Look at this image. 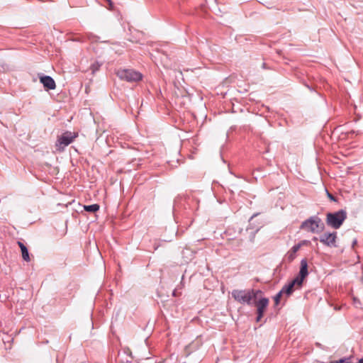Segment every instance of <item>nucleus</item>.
<instances>
[{
    "mask_svg": "<svg viewBox=\"0 0 363 363\" xmlns=\"http://www.w3.org/2000/svg\"><path fill=\"white\" fill-rule=\"evenodd\" d=\"M232 297L241 304H247L248 306L253 305V302L262 294V291L259 289H234L233 290Z\"/></svg>",
    "mask_w": 363,
    "mask_h": 363,
    "instance_id": "obj_1",
    "label": "nucleus"
},
{
    "mask_svg": "<svg viewBox=\"0 0 363 363\" xmlns=\"http://www.w3.org/2000/svg\"><path fill=\"white\" fill-rule=\"evenodd\" d=\"M346 219L347 211L343 209L326 214V224L334 229H339Z\"/></svg>",
    "mask_w": 363,
    "mask_h": 363,
    "instance_id": "obj_2",
    "label": "nucleus"
},
{
    "mask_svg": "<svg viewBox=\"0 0 363 363\" xmlns=\"http://www.w3.org/2000/svg\"><path fill=\"white\" fill-rule=\"evenodd\" d=\"M300 228L315 233L323 231L325 225L319 217L311 216L301 223Z\"/></svg>",
    "mask_w": 363,
    "mask_h": 363,
    "instance_id": "obj_3",
    "label": "nucleus"
},
{
    "mask_svg": "<svg viewBox=\"0 0 363 363\" xmlns=\"http://www.w3.org/2000/svg\"><path fill=\"white\" fill-rule=\"evenodd\" d=\"M118 77L127 82H138L142 79L143 75L139 72L133 69H120L117 72Z\"/></svg>",
    "mask_w": 363,
    "mask_h": 363,
    "instance_id": "obj_4",
    "label": "nucleus"
},
{
    "mask_svg": "<svg viewBox=\"0 0 363 363\" xmlns=\"http://www.w3.org/2000/svg\"><path fill=\"white\" fill-rule=\"evenodd\" d=\"M253 305L257 307L256 321L259 322L269 305V299L266 297H261V295H259V297L254 301Z\"/></svg>",
    "mask_w": 363,
    "mask_h": 363,
    "instance_id": "obj_5",
    "label": "nucleus"
},
{
    "mask_svg": "<svg viewBox=\"0 0 363 363\" xmlns=\"http://www.w3.org/2000/svg\"><path fill=\"white\" fill-rule=\"evenodd\" d=\"M337 232L325 233L319 237V241L329 247H336Z\"/></svg>",
    "mask_w": 363,
    "mask_h": 363,
    "instance_id": "obj_6",
    "label": "nucleus"
},
{
    "mask_svg": "<svg viewBox=\"0 0 363 363\" xmlns=\"http://www.w3.org/2000/svg\"><path fill=\"white\" fill-rule=\"evenodd\" d=\"M308 262L306 259H302L301 261V267L298 276L295 278L299 281V287L302 286L304 279L308 276Z\"/></svg>",
    "mask_w": 363,
    "mask_h": 363,
    "instance_id": "obj_7",
    "label": "nucleus"
},
{
    "mask_svg": "<svg viewBox=\"0 0 363 363\" xmlns=\"http://www.w3.org/2000/svg\"><path fill=\"white\" fill-rule=\"evenodd\" d=\"M77 135V133L66 132L59 138L57 141L60 145L67 146L73 142Z\"/></svg>",
    "mask_w": 363,
    "mask_h": 363,
    "instance_id": "obj_8",
    "label": "nucleus"
},
{
    "mask_svg": "<svg viewBox=\"0 0 363 363\" xmlns=\"http://www.w3.org/2000/svg\"><path fill=\"white\" fill-rule=\"evenodd\" d=\"M40 82L43 84L46 90H52L56 87V84L54 79L50 76L40 77Z\"/></svg>",
    "mask_w": 363,
    "mask_h": 363,
    "instance_id": "obj_9",
    "label": "nucleus"
},
{
    "mask_svg": "<svg viewBox=\"0 0 363 363\" xmlns=\"http://www.w3.org/2000/svg\"><path fill=\"white\" fill-rule=\"evenodd\" d=\"M295 285H298L299 286V281L298 279L294 278L288 284L284 285L282 287L281 291L286 296H289L294 292Z\"/></svg>",
    "mask_w": 363,
    "mask_h": 363,
    "instance_id": "obj_10",
    "label": "nucleus"
},
{
    "mask_svg": "<svg viewBox=\"0 0 363 363\" xmlns=\"http://www.w3.org/2000/svg\"><path fill=\"white\" fill-rule=\"evenodd\" d=\"M302 243H298L294 245L291 249L287 252L286 257L289 262H291L296 257V252L301 247Z\"/></svg>",
    "mask_w": 363,
    "mask_h": 363,
    "instance_id": "obj_11",
    "label": "nucleus"
},
{
    "mask_svg": "<svg viewBox=\"0 0 363 363\" xmlns=\"http://www.w3.org/2000/svg\"><path fill=\"white\" fill-rule=\"evenodd\" d=\"M17 244L19 246V247L21 248L23 259L26 262H30V258L28 250L26 246L21 241H18Z\"/></svg>",
    "mask_w": 363,
    "mask_h": 363,
    "instance_id": "obj_12",
    "label": "nucleus"
},
{
    "mask_svg": "<svg viewBox=\"0 0 363 363\" xmlns=\"http://www.w3.org/2000/svg\"><path fill=\"white\" fill-rule=\"evenodd\" d=\"M84 208L86 211L94 213L99 211V206L98 204H92L89 206H84Z\"/></svg>",
    "mask_w": 363,
    "mask_h": 363,
    "instance_id": "obj_13",
    "label": "nucleus"
},
{
    "mask_svg": "<svg viewBox=\"0 0 363 363\" xmlns=\"http://www.w3.org/2000/svg\"><path fill=\"white\" fill-rule=\"evenodd\" d=\"M284 294L282 291L281 290L275 296H274V302L276 305H278L279 303L280 299L281 298V296Z\"/></svg>",
    "mask_w": 363,
    "mask_h": 363,
    "instance_id": "obj_14",
    "label": "nucleus"
},
{
    "mask_svg": "<svg viewBox=\"0 0 363 363\" xmlns=\"http://www.w3.org/2000/svg\"><path fill=\"white\" fill-rule=\"evenodd\" d=\"M337 363H351L350 358H342L337 361H336Z\"/></svg>",
    "mask_w": 363,
    "mask_h": 363,
    "instance_id": "obj_15",
    "label": "nucleus"
},
{
    "mask_svg": "<svg viewBox=\"0 0 363 363\" xmlns=\"http://www.w3.org/2000/svg\"><path fill=\"white\" fill-rule=\"evenodd\" d=\"M326 194H327L328 197L330 199V200L337 202V199L333 194H331L327 189H326Z\"/></svg>",
    "mask_w": 363,
    "mask_h": 363,
    "instance_id": "obj_16",
    "label": "nucleus"
},
{
    "mask_svg": "<svg viewBox=\"0 0 363 363\" xmlns=\"http://www.w3.org/2000/svg\"><path fill=\"white\" fill-rule=\"evenodd\" d=\"M106 1L108 3L110 9H112L113 8V4H112L111 1V0H106Z\"/></svg>",
    "mask_w": 363,
    "mask_h": 363,
    "instance_id": "obj_17",
    "label": "nucleus"
},
{
    "mask_svg": "<svg viewBox=\"0 0 363 363\" xmlns=\"http://www.w3.org/2000/svg\"><path fill=\"white\" fill-rule=\"evenodd\" d=\"M307 242H308L307 240H303V241L300 242L299 243H302V245H303L306 244Z\"/></svg>",
    "mask_w": 363,
    "mask_h": 363,
    "instance_id": "obj_18",
    "label": "nucleus"
},
{
    "mask_svg": "<svg viewBox=\"0 0 363 363\" xmlns=\"http://www.w3.org/2000/svg\"><path fill=\"white\" fill-rule=\"evenodd\" d=\"M319 240V238H316V237H314V238H313V241H316V240Z\"/></svg>",
    "mask_w": 363,
    "mask_h": 363,
    "instance_id": "obj_19",
    "label": "nucleus"
},
{
    "mask_svg": "<svg viewBox=\"0 0 363 363\" xmlns=\"http://www.w3.org/2000/svg\"><path fill=\"white\" fill-rule=\"evenodd\" d=\"M357 363H363V358L362 359H360Z\"/></svg>",
    "mask_w": 363,
    "mask_h": 363,
    "instance_id": "obj_20",
    "label": "nucleus"
},
{
    "mask_svg": "<svg viewBox=\"0 0 363 363\" xmlns=\"http://www.w3.org/2000/svg\"><path fill=\"white\" fill-rule=\"evenodd\" d=\"M355 132L354 130H352L351 132L348 133V134H353Z\"/></svg>",
    "mask_w": 363,
    "mask_h": 363,
    "instance_id": "obj_21",
    "label": "nucleus"
},
{
    "mask_svg": "<svg viewBox=\"0 0 363 363\" xmlns=\"http://www.w3.org/2000/svg\"><path fill=\"white\" fill-rule=\"evenodd\" d=\"M357 243V240H354L352 245L354 246Z\"/></svg>",
    "mask_w": 363,
    "mask_h": 363,
    "instance_id": "obj_22",
    "label": "nucleus"
}]
</instances>
